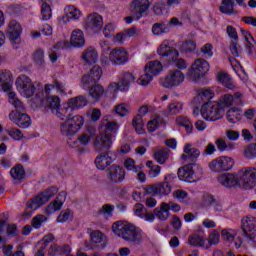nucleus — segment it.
Here are the masks:
<instances>
[{
	"mask_svg": "<svg viewBox=\"0 0 256 256\" xmlns=\"http://www.w3.org/2000/svg\"><path fill=\"white\" fill-rule=\"evenodd\" d=\"M95 135V128H90L87 132H84L82 135L78 137V141L80 145L87 146L91 143V137Z\"/></svg>",
	"mask_w": 256,
	"mask_h": 256,
	"instance_id": "nucleus-42",
	"label": "nucleus"
},
{
	"mask_svg": "<svg viewBox=\"0 0 256 256\" xmlns=\"http://www.w3.org/2000/svg\"><path fill=\"white\" fill-rule=\"evenodd\" d=\"M244 155L247 159H255L256 157V144H250L244 151Z\"/></svg>",
	"mask_w": 256,
	"mask_h": 256,
	"instance_id": "nucleus-59",
	"label": "nucleus"
},
{
	"mask_svg": "<svg viewBox=\"0 0 256 256\" xmlns=\"http://www.w3.org/2000/svg\"><path fill=\"white\" fill-rule=\"evenodd\" d=\"M221 111H223V109L217 102L202 105L201 107V115L206 121H218V119L223 117V113Z\"/></svg>",
	"mask_w": 256,
	"mask_h": 256,
	"instance_id": "nucleus-8",
	"label": "nucleus"
},
{
	"mask_svg": "<svg viewBox=\"0 0 256 256\" xmlns=\"http://www.w3.org/2000/svg\"><path fill=\"white\" fill-rule=\"evenodd\" d=\"M158 195H169L171 193V184L167 182V176L164 178V182L157 184Z\"/></svg>",
	"mask_w": 256,
	"mask_h": 256,
	"instance_id": "nucleus-47",
	"label": "nucleus"
},
{
	"mask_svg": "<svg viewBox=\"0 0 256 256\" xmlns=\"http://www.w3.org/2000/svg\"><path fill=\"white\" fill-rule=\"evenodd\" d=\"M85 120L82 118L81 115H74L72 114L68 116V118L60 124V133L64 137H73L81 126L84 125Z\"/></svg>",
	"mask_w": 256,
	"mask_h": 256,
	"instance_id": "nucleus-2",
	"label": "nucleus"
},
{
	"mask_svg": "<svg viewBox=\"0 0 256 256\" xmlns=\"http://www.w3.org/2000/svg\"><path fill=\"white\" fill-rule=\"evenodd\" d=\"M158 55L164 59L167 63H169L170 59H175V57H179V52L171 48L169 45L166 43H162L158 49H157Z\"/></svg>",
	"mask_w": 256,
	"mask_h": 256,
	"instance_id": "nucleus-23",
	"label": "nucleus"
},
{
	"mask_svg": "<svg viewBox=\"0 0 256 256\" xmlns=\"http://www.w3.org/2000/svg\"><path fill=\"white\" fill-rule=\"evenodd\" d=\"M57 193H59V189L55 186H52L44 190L42 193L32 198L31 200H28L26 203V207L28 209H31L32 211H36V209H39V207H43L45 203H48L52 199V197H55V195H57Z\"/></svg>",
	"mask_w": 256,
	"mask_h": 256,
	"instance_id": "nucleus-3",
	"label": "nucleus"
},
{
	"mask_svg": "<svg viewBox=\"0 0 256 256\" xmlns=\"http://www.w3.org/2000/svg\"><path fill=\"white\" fill-rule=\"evenodd\" d=\"M125 169L121 166L113 164L106 170V178L108 179L109 183L119 184L125 181Z\"/></svg>",
	"mask_w": 256,
	"mask_h": 256,
	"instance_id": "nucleus-12",
	"label": "nucleus"
},
{
	"mask_svg": "<svg viewBox=\"0 0 256 256\" xmlns=\"http://www.w3.org/2000/svg\"><path fill=\"white\" fill-rule=\"evenodd\" d=\"M81 59H83L85 63H95V61H97V50L93 47L87 48L82 53Z\"/></svg>",
	"mask_w": 256,
	"mask_h": 256,
	"instance_id": "nucleus-34",
	"label": "nucleus"
},
{
	"mask_svg": "<svg viewBox=\"0 0 256 256\" xmlns=\"http://www.w3.org/2000/svg\"><path fill=\"white\" fill-rule=\"evenodd\" d=\"M33 59L38 67H43V65H45V52L41 49L36 50Z\"/></svg>",
	"mask_w": 256,
	"mask_h": 256,
	"instance_id": "nucleus-52",
	"label": "nucleus"
},
{
	"mask_svg": "<svg viewBox=\"0 0 256 256\" xmlns=\"http://www.w3.org/2000/svg\"><path fill=\"white\" fill-rule=\"evenodd\" d=\"M199 155H201V151L199 150H192V152L188 154H182L181 159L182 161H185V163H188V165H195V161L199 159Z\"/></svg>",
	"mask_w": 256,
	"mask_h": 256,
	"instance_id": "nucleus-38",
	"label": "nucleus"
},
{
	"mask_svg": "<svg viewBox=\"0 0 256 256\" xmlns=\"http://www.w3.org/2000/svg\"><path fill=\"white\" fill-rule=\"evenodd\" d=\"M218 182L220 185H223V187H237V185L239 186V176L231 173L222 174L218 177Z\"/></svg>",
	"mask_w": 256,
	"mask_h": 256,
	"instance_id": "nucleus-24",
	"label": "nucleus"
},
{
	"mask_svg": "<svg viewBox=\"0 0 256 256\" xmlns=\"http://www.w3.org/2000/svg\"><path fill=\"white\" fill-rule=\"evenodd\" d=\"M237 111H239V109H237L236 107H233L228 110L226 117H227L229 123H237V121H239V117H237L235 115V113H237Z\"/></svg>",
	"mask_w": 256,
	"mask_h": 256,
	"instance_id": "nucleus-60",
	"label": "nucleus"
},
{
	"mask_svg": "<svg viewBox=\"0 0 256 256\" xmlns=\"http://www.w3.org/2000/svg\"><path fill=\"white\" fill-rule=\"evenodd\" d=\"M183 81H185V75H183L181 70H170L162 82V85L166 87V89H171L172 87H179Z\"/></svg>",
	"mask_w": 256,
	"mask_h": 256,
	"instance_id": "nucleus-13",
	"label": "nucleus"
},
{
	"mask_svg": "<svg viewBox=\"0 0 256 256\" xmlns=\"http://www.w3.org/2000/svg\"><path fill=\"white\" fill-rule=\"evenodd\" d=\"M9 119L12 123H15L20 129H27L31 127V117L25 112L11 111L9 113Z\"/></svg>",
	"mask_w": 256,
	"mask_h": 256,
	"instance_id": "nucleus-16",
	"label": "nucleus"
},
{
	"mask_svg": "<svg viewBox=\"0 0 256 256\" xmlns=\"http://www.w3.org/2000/svg\"><path fill=\"white\" fill-rule=\"evenodd\" d=\"M112 231L117 237L129 243L131 247H137L143 243V235L141 230L137 229L135 225L125 222L117 221L112 225Z\"/></svg>",
	"mask_w": 256,
	"mask_h": 256,
	"instance_id": "nucleus-1",
	"label": "nucleus"
},
{
	"mask_svg": "<svg viewBox=\"0 0 256 256\" xmlns=\"http://www.w3.org/2000/svg\"><path fill=\"white\" fill-rule=\"evenodd\" d=\"M65 14L67 19H79V17H81V11L75 8V6L66 7Z\"/></svg>",
	"mask_w": 256,
	"mask_h": 256,
	"instance_id": "nucleus-48",
	"label": "nucleus"
},
{
	"mask_svg": "<svg viewBox=\"0 0 256 256\" xmlns=\"http://www.w3.org/2000/svg\"><path fill=\"white\" fill-rule=\"evenodd\" d=\"M70 43L72 47H85V34L80 29L72 32Z\"/></svg>",
	"mask_w": 256,
	"mask_h": 256,
	"instance_id": "nucleus-27",
	"label": "nucleus"
},
{
	"mask_svg": "<svg viewBox=\"0 0 256 256\" xmlns=\"http://www.w3.org/2000/svg\"><path fill=\"white\" fill-rule=\"evenodd\" d=\"M196 101H202V105H209L211 99H213V91L211 90H203L196 98Z\"/></svg>",
	"mask_w": 256,
	"mask_h": 256,
	"instance_id": "nucleus-41",
	"label": "nucleus"
},
{
	"mask_svg": "<svg viewBox=\"0 0 256 256\" xmlns=\"http://www.w3.org/2000/svg\"><path fill=\"white\" fill-rule=\"evenodd\" d=\"M61 255V246L58 244H53L50 246L48 251V256Z\"/></svg>",
	"mask_w": 256,
	"mask_h": 256,
	"instance_id": "nucleus-64",
	"label": "nucleus"
},
{
	"mask_svg": "<svg viewBox=\"0 0 256 256\" xmlns=\"http://www.w3.org/2000/svg\"><path fill=\"white\" fill-rule=\"evenodd\" d=\"M135 75L131 72H125L120 77V80L118 83H112L110 84V87H115V89H118L119 91H129V88L133 83H135Z\"/></svg>",
	"mask_w": 256,
	"mask_h": 256,
	"instance_id": "nucleus-19",
	"label": "nucleus"
},
{
	"mask_svg": "<svg viewBox=\"0 0 256 256\" xmlns=\"http://www.w3.org/2000/svg\"><path fill=\"white\" fill-rule=\"evenodd\" d=\"M73 113V108H71V105L69 104V102H67L66 104H63V107H59L58 109H56V111L54 112V115H56V117H58V119H60L61 121H66L67 119H69V116H71Z\"/></svg>",
	"mask_w": 256,
	"mask_h": 256,
	"instance_id": "nucleus-28",
	"label": "nucleus"
},
{
	"mask_svg": "<svg viewBox=\"0 0 256 256\" xmlns=\"http://www.w3.org/2000/svg\"><path fill=\"white\" fill-rule=\"evenodd\" d=\"M111 135L109 134H99L95 137L93 141V147L94 150L97 151V153H103L107 151H111Z\"/></svg>",
	"mask_w": 256,
	"mask_h": 256,
	"instance_id": "nucleus-15",
	"label": "nucleus"
},
{
	"mask_svg": "<svg viewBox=\"0 0 256 256\" xmlns=\"http://www.w3.org/2000/svg\"><path fill=\"white\" fill-rule=\"evenodd\" d=\"M242 237L246 241H254L256 237V218L254 216H244L241 220Z\"/></svg>",
	"mask_w": 256,
	"mask_h": 256,
	"instance_id": "nucleus-7",
	"label": "nucleus"
},
{
	"mask_svg": "<svg viewBox=\"0 0 256 256\" xmlns=\"http://www.w3.org/2000/svg\"><path fill=\"white\" fill-rule=\"evenodd\" d=\"M235 103V98L231 94H225L220 97L218 105L223 109V107H231Z\"/></svg>",
	"mask_w": 256,
	"mask_h": 256,
	"instance_id": "nucleus-46",
	"label": "nucleus"
},
{
	"mask_svg": "<svg viewBox=\"0 0 256 256\" xmlns=\"http://www.w3.org/2000/svg\"><path fill=\"white\" fill-rule=\"evenodd\" d=\"M183 110V104L181 102H174L169 104L167 113L169 115H177Z\"/></svg>",
	"mask_w": 256,
	"mask_h": 256,
	"instance_id": "nucleus-50",
	"label": "nucleus"
},
{
	"mask_svg": "<svg viewBox=\"0 0 256 256\" xmlns=\"http://www.w3.org/2000/svg\"><path fill=\"white\" fill-rule=\"evenodd\" d=\"M101 154L98 155L95 159V165L97 169L100 171H105L113 161H115V155L112 151L100 152Z\"/></svg>",
	"mask_w": 256,
	"mask_h": 256,
	"instance_id": "nucleus-21",
	"label": "nucleus"
},
{
	"mask_svg": "<svg viewBox=\"0 0 256 256\" xmlns=\"http://www.w3.org/2000/svg\"><path fill=\"white\" fill-rule=\"evenodd\" d=\"M103 76V69L100 66H93L90 73L82 77L84 89H89L91 85H97V82Z\"/></svg>",
	"mask_w": 256,
	"mask_h": 256,
	"instance_id": "nucleus-14",
	"label": "nucleus"
},
{
	"mask_svg": "<svg viewBox=\"0 0 256 256\" xmlns=\"http://www.w3.org/2000/svg\"><path fill=\"white\" fill-rule=\"evenodd\" d=\"M144 71L150 75H158L163 71V65L159 60L150 61L145 65Z\"/></svg>",
	"mask_w": 256,
	"mask_h": 256,
	"instance_id": "nucleus-29",
	"label": "nucleus"
},
{
	"mask_svg": "<svg viewBox=\"0 0 256 256\" xmlns=\"http://www.w3.org/2000/svg\"><path fill=\"white\" fill-rule=\"evenodd\" d=\"M45 106L54 113L61 107V99L59 96H48L45 100Z\"/></svg>",
	"mask_w": 256,
	"mask_h": 256,
	"instance_id": "nucleus-32",
	"label": "nucleus"
},
{
	"mask_svg": "<svg viewBox=\"0 0 256 256\" xmlns=\"http://www.w3.org/2000/svg\"><path fill=\"white\" fill-rule=\"evenodd\" d=\"M169 153V148H163L154 153V159L157 161V163L163 165L167 162V159H169Z\"/></svg>",
	"mask_w": 256,
	"mask_h": 256,
	"instance_id": "nucleus-35",
	"label": "nucleus"
},
{
	"mask_svg": "<svg viewBox=\"0 0 256 256\" xmlns=\"http://www.w3.org/2000/svg\"><path fill=\"white\" fill-rule=\"evenodd\" d=\"M41 3H42V6H41L42 21H49L53 15L51 6L43 0H41Z\"/></svg>",
	"mask_w": 256,
	"mask_h": 256,
	"instance_id": "nucleus-43",
	"label": "nucleus"
},
{
	"mask_svg": "<svg viewBox=\"0 0 256 256\" xmlns=\"http://www.w3.org/2000/svg\"><path fill=\"white\" fill-rule=\"evenodd\" d=\"M109 60L112 65H125L129 61V54L123 48H115L109 53Z\"/></svg>",
	"mask_w": 256,
	"mask_h": 256,
	"instance_id": "nucleus-20",
	"label": "nucleus"
},
{
	"mask_svg": "<svg viewBox=\"0 0 256 256\" xmlns=\"http://www.w3.org/2000/svg\"><path fill=\"white\" fill-rule=\"evenodd\" d=\"M115 113L120 117H125L129 114V105L127 104H119L114 108Z\"/></svg>",
	"mask_w": 256,
	"mask_h": 256,
	"instance_id": "nucleus-56",
	"label": "nucleus"
},
{
	"mask_svg": "<svg viewBox=\"0 0 256 256\" xmlns=\"http://www.w3.org/2000/svg\"><path fill=\"white\" fill-rule=\"evenodd\" d=\"M10 175L14 181H18L21 183L25 177H27V174L25 172V168H23V165L17 164L10 170Z\"/></svg>",
	"mask_w": 256,
	"mask_h": 256,
	"instance_id": "nucleus-30",
	"label": "nucleus"
},
{
	"mask_svg": "<svg viewBox=\"0 0 256 256\" xmlns=\"http://www.w3.org/2000/svg\"><path fill=\"white\" fill-rule=\"evenodd\" d=\"M235 0H223L220 6L221 13L225 15H231L235 11Z\"/></svg>",
	"mask_w": 256,
	"mask_h": 256,
	"instance_id": "nucleus-40",
	"label": "nucleus"
},
{
	"mask_svg": "<svg viewBox=\"0 0 256 256\" xmlns=\"http://www.w3.org/2000/svg\"><path fill=\"white\" fill-rule=\"evenodd\" d=\"M234 165L235 161H233V158L227 156L218 157L209 163V167L214 173L229 171L230 169H233Z\"/></svg>",
	"mask_w": 256,
	"mask_h": 256,
	"instance_id": "nucleus-11",
	"label": "nucleus"
},
{
	"mask_svg": "<svg viewBox=\"0 0 256 256\" xmlns=\"http://www.w3.org/2000/svg\"><path fill=\"white\" fill-rule=\"evenodd\" d=\"M220 235L217 230H214L212 233H210L208 242L209 245H217L219 243Z\"/></svg>",
	"mask_w": 256,
	"mask_h": 256,
	"instance_id": "nucleus-63",
	"label": "nucleus"
},
{
	"mask_svg": "<svg viewBox=\"0 0 256 256\" xmlns=\"http://www.w3.org/2000/svg\"><path fill=\"white\" fill-rule=\"evenodd\" d=\"M132 127H134L138 135H143V133H145V130L143 129V127H145V123L143 122V117H141V115H136L132 119Z\"/></svg>",
	"mask_w": 256,
	"mask_h": 256,
	"instance_id": "nucleus-39",
	"label": "nucleus"
},
{
	"mask_svg": "<svg viewBox=\"0 0 256 256\" xmlns=\"http://www.w3.org/2000/svg\"><path fill=\"white\" fill-rule=\"evenodd\" d=\"M124 167L128 171H133V173H139L141 171V166H136L135 165V160L128 158L124 161Z\"/></svg>",
	"mask_w": 256,
	"mask_h": 256,
	"instance_id": "nucleus-53",
	"label": "nucleus"
},
{
	"mask_svg": "<svg viewBox=\"0 0 256 256\" xmlns=\"http://www.w3.org/2000/svg\"><path fill=\"white\" fill-rule=\"evenodd\" d=\"M168 63H174L175 67L178 69H187V63L185 62V59L179 58V56H176L174 59H170Z\"/></svg>",
	"mask_w": 256,
	"mask_h": 256,
	"instance_id": "nucleus-61",
	"label": "nucleus"
},
{
	"mask_svg": "<svg viewBox=\"0 0 256 256\" xmlns=\"http://www.w3.org/2000/svg\"><path fill=\"white\" fill-rule=\"evenodd\" d=\"M239 187L241 189H253L256 185V168L246 167L239 171Z\"/></svg>",
	"mask_w": 256,
	"mask_h": 256,
	"instance_id": "nucleus-5",
	"label": "nucleus"
},
{
	"mask_svg": "<svg viewBox=\"0 0 256 256\" xmlns=\"http://www.w3.org/2000/svg\"><path fill=\"white\" fill-rule=\"evenodd\" d=\"M91 243H103V232L99 230L92 231L90 234Z\"/></svg>",
	"mask_w": 256,
	"mask_h": 256,
	"instance_id": "nucleus-58",
	"label": "nucleus"
},
{
	"mask_svg": "<svg viewBox=\"0 0 256 256\" xmlns=\"http://www.w3.org/2000/svg\"><path fill=\"white\" fill-rule=\"evenodd\" d=\"M16 89L28 99L35 95V85L27 75H21L16 79Z\"/></svg>",
	"mask_w": 256,
	"mask_h": 256,
	"instance_id": "nucleus-10",
	"label": "nucleus"
},
{
	"mask_svg": "<svg viewBox=\"0 0 256 256\" xmlns=\"http://www.w3.org/2000/svg\"><path fill=\"white\" fill-rule=\"evenodd\" d=\"M169 31V27L165 23H154L152 26L153 35H163V33H167Z\"/></svg>",
	"mask_w": 256,
	"mask_h": 256,
	"instance_id": "nucleus-49",
	"label": "nucleus"
},
{
	"mask_svg": "<svg viewBox=\"0 0 256 256\" xmlns=\"http://www.w3.org/2000/svg\"><path fill=\"white\" fill-rule=\"evenodd\" d=\"M89 89V95L92 97V99H95V101H99L101 97H103V94L105 93V88L99 84L90 85Z\"/></svg>",
	"mask_w": 256,
	"mask_h": 256,
	"instance_id": "nucleus-33",
	"label": "nucleus"
},
{
	"mask_svg": "<svg viewBox=\"0 0 256 256\" xmlns=\"http://www.w3.org/2000/svg\"><path fill=\"white\" fill-rule=\"evenodd\" d=\"M209 62L203 58L195 60L192 67L187 72V77L190 81L197 83L201 77H205V74L209 72Z\"/></svg>",
	"mask_w": 256,
	"mask_h": 256,
	"instance_id": "nucleus-4",
	"label": "nucleus"
},
{
	"mask_svg": "<svg viewBox=\"0 0 256 256\" xmlns=\"http://www.w3.org/2000/svg\"><path fill=\"white\" fill-rule=\"evenodd\" d=\"M195 49H197V43H195L194 40H186L182 44V51H184L185 53L195 51Z\"/></svg>",
	"mask_w": 256,
	"mask_h": 256,
	"instance_id": "nucleus-57",
	"label": "nucleus"
},
{
	"mask_svg": "<svg viewBox=\"0 0 256 256\" xmlns=\"http://www.w3.org/2000/svg\"><path fill=\"white\" fill-rule=\"evenodd\" d=\"M16 89L28 99L35 95V85L27 75H21L16 79Z\"/></svg>",
	"mask_w": 256,
	"mask_h": 256,
	"instance_id": "nucleus-9",
	"label": "nucleus"
},
{
	"mask_svg": "<svg viewBox=\"0 0 256 256\" xmlns=\"http://www.w3.org/2000/svg\"><path fill=\"white\" fill-rule=\"evenodd\" d=\"M21 33H23L21 24L15 20L10 21L6 30V37L10 41L13 49H18L22 43Z\"/></svg>",
	"mask_w": 256,
	"mask_h": 256,
	"instance_id": "nucleus-6",
	"label": "nucleus"
},
{
	"mask_svg": "<svg viewBox=\"0 0 256 256\" xmlns=\"http://www.w3.org/2000/svg\"><path fill=\"white\" fill-rule=\"evenodd\" d=\"M153 81V76L149 74V72H145L142 76H140L137 80L138 85H142V87H147L150 82Z\"/></svg>",
	"mask_w": 256,
	"mask_h": 256,
	"instance_id": "nucleus-54",
	"label": "nucleus"
},
{
	"mask_svg": "<svg viewBox=\"0 0 256 256\" xmlns=\"http://www.w3.org/2000/svg\"><path fill=\"white\" fill-rule=\"evenodd\" d=\"M190 247H205V239L199 234H192L188 237Z\"/></svg>",
	"mask_w": 256,
	"mask_h": 256,
	"instance_id": "nucleus-37",
	"label": "nucleus"
},
{
	"mask_svg": "<svg viewBox=\"0 0 256 256\" xmlns=\"http://www.w3.org/2000/svg\"><path fill=\"white\" fill-rule=\"evenodd\" d=\"M6 133L9 135V137L14 139V141H21V138L23 137V132L17 128L7 129Z\"/></svg>",
	"mask_w": 256,
	"mask_h": 256,
	"instance_id": "nucleus-55",
	"label": "nucleus"
},
{
	"mask_svg": "<svg viewBox=\"0 0 256 256\" xmlns=\"http://www.w3.org/2000/svg\"><path fill=\"white\" fill-rule=\"evenodd\" d=\"M47 221V218L43 214H38L32 218L31 225L34 229H41V225Z\"/></svg>",
	"mask_w": 256,
	"mask_h": 256,
	"instance_id": "nucleus-51",
	"label": "nucleus"
},
{
	"mask_svg": "<svg viewBox=\"0 0 256 256\" xmlns=\"http://www.w3.org/2000/svg\"><path fill=\"white\" fill-rule=\"evenodd\" d=\"M178 177L181 181H185L186 183H195L201 179V176L195 174V170H193V164H187L179 168Z\"/></svg>",
	"mask_w": 256,
	"mask_h": 256,
	"instance_id": "nucleus-17",
	"label": "nucleus"
},
{
	"mask_svg": "<svg viewBox=\"0 0 256 256\" xmlns=\"http://www.w3.org/2000/svg\"><path fill=\"white\" fill-rule=\"evenodd\" d=\"M103 28V17L101 15L94 13L88 16V22L86 23L87 31H91L92 33H97L101 31Z\"/></svg>",
	"mask_w": 256,
	"mask_h": 256,
	"instance_id": "nucleus-22",
	"label": "nucleus"
},
{
	"mask_svg": "<svg viewBox=\"0 0 256 256\" xmlns=\"http://www.w3.org/2000/svg\"><path fill=\"white\" fill-rule=\"evenodd\" d=\"M71 210L67 209L66 211H62L58 217L57 221L58 223H65V221H69V217H71Z\"/></svg>",
	"mask_w": 256,
	"mask_h": 256,
	"instance_id": "nucleus-62",
	"label": "nucleus"
},
{
	"mask_svg": "<svg viewBox=\"0 0 256 256\" xmlns=\"http://www.w3.org/2000/svg\"><path fill=\"white\" fill-rule=\"evenodd\" d=\"M217 80L219 83H222L224 87H227V89H233L235 87L233 85V80L231 79V76L225 72H219L217 75Z\"/></svg>",
	"mask_w": 256,
	"mask_h": 256,
	"instance_id": "nucleus-36",
	"label": "nucleus"
},
{
	"mask_svg": "<svg viewBox=\"0 0 256 256\" xmlns=\"http://www.w3.org/2000/svg\"><path fill=\"white\" fill-rule=\"evenodd\" d=\"M171 209V204L165 202L161 203L160 207L154 209V215L159 219V221H167L169 219V211Z\"/></svg>",
	"mask_w": 256,
	"mask_h": 256,
	"instance_id": "nucleus-26",
	"label": "nucleus"
},
{
	"mask_svg": "<svg viewBox=\"0 0 256 256\" xmlns=\"http://www.w3.org/2000/svg\"><path fill=\"white\" fill-rule=\"evenodd\" d=\"M151 4L149 0H133L131 5V13L136 17L137 21L141 19L147 11H149V7Z\"/></svg>",
	"mask_w": 256,
	"mask_h": 256,
	"instance_id": "nucleus-18",
	"label": "nucleus"
},
{
	"mask_svg": "<svg viewBox=\"0 0 256 256\" xmlns=\"http://www.w3.org/2000/svg\"><path fill=\"white\" fill-rule=\"evenodd\" d=\"M61 207H63V202L54 200L45 208V213L47 215H53L55 211H61Z\"/></svg>",
	"mask_w": 256,
	"mask_h": 256,
	"instance_id": "nucleus-45",
	"label": "nucleus"
},
{
	"mask_svg": "<svg viewBox=\"0 0 256 256\" xmlns=\"http://www.w3.org/2000/svg\"><path fill=\"white\" fill-rule=\"evenodd\" d=\"M13 86V79L11 78V72L7 70L0 71V89L2 91H11V87Z\"/></svg>",
	"mask_w": 256,
	"mask_h": 256,
	"instance_id": "nucleus-25",
	"label": "nucleus"
},
{
	"mask_svg": "<svg viewBox=\"0 0 256 256\" xmlns=\"http://www.w3.org/2000/svg\"><path fill=\"white\" fill-rule=\"evenodd\" d=\"M88 103L89 101H87V98L84 96H77L68 100V104L72 108V111H75V109H81L82 107L87 106Z\"/></svg>",
	"mask_w": 256,
	"mask_h": 256,
	"instance_id": "nucleus-31",
	"label": "nucleus"
},
{
	"mask_svg": "<svg viewBox=\"0 0 256 256\" xmlns=\"http://www.w3.org/2000/svg\"><path fill=\"white\" fill-rule=\"evenodd\" d=\"M115 211V205L113 204H104L97 211V215H103V217H113V212Z\"/></svg>",
	"mask_w": 256,
	"mask_h": 256,
	"instance_id": "nucleus-44",
	"label": "nucleus"
}]
</instances>
